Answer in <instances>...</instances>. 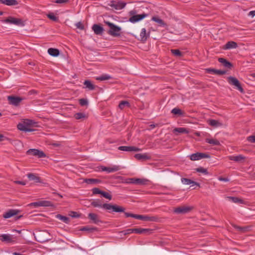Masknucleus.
<instances>
[{"label":"nucleus","instance_id":"nucleus-1","mask_svg":"<svg viewBox=\"0 0 255 255\" xmlns=\"http://www.w3.org/2000/svg\"><path fill=\"white\" fill-rule=\"evenodd\" d=\"M91 205L94 207L102 208L104 209L107 210L110 212L111 211L115 212H124L125 211V208L118 206L117 205H112L108 203L102 204L101 201L100 199H96L93 200Z\"/></svg>","mask_w":255,"mask_h":255},{"label":"nucleus","instance_id":"nucleus-2","mask_svg":"<svg viewBox=\"0 0 255 255\" xmlns=\"http://www.w3.org/2000/svg\"><path fill=\"white\" fill-rule=\"evenodd\" d=\"M126 217H132L136 219L144 221L156 222L158 221V218L156 216H149L148 215H137L130 213L125 212Z\"/></svg>","mask_w":255,"mask_h":255},{"label":"nucleus","instance_id":"nucleus-3","mask_svg":"<svg viewBox=\"0 0 255 255\" xmlns=\"http://www.w3.org/2000/svg\"><path fill=\"white\" fill-rule=\"evenodd\" d=\"M110 29L108 31V33L113 37H119L121 36V28L110 21H105Z\"/></svg>","mask_w":255,"mask_h":255},{"label":"nucleus","instance_id":"nucleus-4","mask_svg":"<svg viewBox=\"0 0 255 255\" xmlns=\"http://www.w3.org/2000/svg\"><path fill=\"white\" fill-rule=\"evenodd\" d=\"M50 234L47 231H39L36 232L35 238L37 241L44 243L50 240Z\"/></svg>","mask_w":255,"mask_h":255},{"label":"nucleus","instance_id":"nucleus-5","mask_svg":"<svg viewBox=\"0 0 255 255\" xmlns=\"http://www.w3.org/2000/svg\"><path fill=\"white\" fill-rule=\"evenodd\" d=\"M1 21L3 23L14 24L19 26H23L25 24L24 22L21 19L12 16H9L5 19L1 20Z\"/></svg>","mask_w":255,"mask_h":255},{"label":"nucleus","instance_id":"nucleus-6","mask_svg":"<svg viewBox=\"0 0 255 255\" xmlns=\"http://www.w3.org/2000/svg\"><path fill=\"white\" fill-rule=\"evenodd\" d=\"M227 80L230 85L235 86L236 88L241 93L244 92L243 88L242 87L240 82L236 78L230 76L228 78Z\"/></svg>","mask_w":255,"mask_h":255},{"label":"nucleus","instance_id":"nucleus-7","mask_svg":"<svg viewBox=\"0 0 255 255\" xmlns=\"http://www.w3.org/2000/svg\"><path fill=\"white\" fill-rule=\"evenodd\" d=\"M127 4V3L121 0H112L109 3V5L111 7L116 9L121 10L124 8Z\"/></svg>","mask_w":255,"mask_h":255},{"label":"nucleus","instance_id":"nucleus-8","mask_svg":"<svg viewBox=\"0 0 255 255\" xmlns=\"http://www.w3.org/2000/svg\"><path fill=\"white\" fill-rule=\"evenodd\" d=\"M191 160L195 161L199 160L203 158H210V156L209 154L202 152H196L189 155Z\"/></svg>","mask_w":255,"mask_h":255},{"label":"nucleus","instance_id":"nucleus-9","mask_svg":"<svg viewBox=\"0 0 255 255\" xmlns=\"http://www.w3.org/2000/svg\"><path fill=\"white\" fill-rule=\"evenodd\" d=\"M27 155H31L38 157V158L45 157L46 154L45 153L40 150L35 148L29 149L26 151Z\"/></svg>","mask_w":255,"mask_h":255},{"label":"nucleus","instance_id":"nucleus-10","mask_svg":"<svg viewBox=\"0 0 255 255\" xmlns=\"http://www.w3.org/2000/svg\"><path fill=\"white\" fill-rule=\"evenodd\" d=\"M192 208L189 206H179L174 209L173 212L176 214H185L189 213Z\"/></svg>","mask_w":255,"mask_h":255},{"label":"nucleus","instance_id":"nucleus-11","mask_svg":"<svg viewBox=\"0 0 255 255\" xmlns=\"http://www.w3.org/2000/svg\"><path fill=\"white\" fill-rule=\"evenodd\" d=\"M23 100V98L19 97L14 96H8L7 97L8 103L14 106H18Z\"/></svg>","mask_w":255,"mask_h":255},{"label":"nucleus","instance_id":"nucleus-12","mask_svg":"<svg viewBox=\"0 0 255 255\" xmlns=\"http://www.w3.org/2000/svg\"><path fill=\"white\" fill-rule=\"evenodd\" d=\"M30 206H33L34 207H50L52 206L51 202L47 200L40 201L38 202H32L29 204Z\"/></svg>","mask_w":255,"mask_h":255},{"label":"nucleus","instance_id":"nucleus-13","mask_svg":"<svg viewBox=\"0 0 255 255\" xmlns=\"http://www.w3.org/2000/svg\"><path fill=\"white\" fill-rule=\"evenodd\" d=\"M16 239L13 236L9 234H1L0 236V240L2 242L10 243L14 242Z\"/></svg>","mask_w":255,"mask_h":255},{"label":"nucleus","instance_id":"nucleus-14","mask_svg":"<svg viewBox=\"0 0 255 255\" xmlns=\"http://www.w3.org/2000/svg\"><path fill=\"white\" fill-rule=\"evenodd\" d=\"M100 169L102 171H106L107 173H112L117 171L120 169V167L119 165H113L112 167H105L104 166H101L100 167Z\"/></svg>","mask_w":255,"mask_h":255},{"label":"nucleus","instance_id":"nucleus-15","mask_svg":"<svg viewBox=\"0 0 255 255\" xmlns=\"http://www.w3.org/2000/svg\"><path fill=\"white\" fill-rule=\"evenodd\" d=\"M147 15L148 14H145L144 13L141 14L134 15L131 16L129 18V21L131 23H135L143 19V18L147 16Z\"/></svg>","mask_w":255,"mask_h":255},{"label":"nucleus","instance_id":"nucleus-16","mask_svg":"<svg viewBox=\"0 0 255 255\" xmlns=\"http://www.w3.org/2000/svg\"><path fill=\"white\" fill-rule=\"evenodd\" d=\"M118 149L124 151H139L141 149L133 146H120L118 147Z\"/></svg>","mask_w":255,"mask_h":255},{"label":"nucleus","instance_id":"nucleus-17","mask_svg":"<svg viewBox=\"0 0 255 255\" xmlns=\"http://www.w3.org/2000/svg\"><path fill=\"white\" fill-rule=\"evenodd\" d=\"M37 124V123L36 122H35L33 120H28V119H26V120H25L22 123H19L18 125H17V128L19 130V126L22 125H23L24 128H27V127H29L30 126H34V127H37V126L36 125Z\"/></svg>","mask_w":255,"mask_h":255},{"label":"nucleus","instance_id":"nucleus-18","mask_svg":"<svg viewBox=\"0 0 255 255\" xmlns=\"http://www.w3.org/2000/svg\"><path fill=\"white\" fill-rule=\"evenodd\" d=\"M134 157L140 161H144L151 159V156L148 153H144L143 154L137 153L134 155Z\"/></svg>","mask_w":255,"mask_h":255},{"label":"nucleus","instance_id":"nucleus-19","mask_svg":"<svg viewBox=\"0 0 255 255\" xmlns=\"http://www.w3.org/2000/svg\"><path fill=\"white\" fill-rule=\"evenodd\" d=\"M92 29L96 35H102L104 31V28L98 24H94L92 26Z\"/></svg>","mask_w":255,"mask_h":255},{"label":"nucleus","instance_id":"nucleus-20","mask_svg":"<svg viewBox=\"0 0 255 255\" xmlns=\"http://www.w3.org/2000/svg\"><path fill=\"white\" fill-rule=\"evenodd\" d=\"M133 233L136 234H149L152 233V230L150 229H143V228H134L133 229Z\"/></svg>","mask_w":255,"mask_h":255},{"label":"nucleus","instance_id":"nucleus-21","mask_svg":"<svg viewBox=\"0 0 255 255\" xmlns=\"http://www.w3.org/2000/svg\"><path fill=\"white\" fill-rule=\"evenodd\" d=\"M18 211L14 209H10L3 214V217L5 219L9 218L14 215H17Z\"/></svg>","mask_w":255,"mask_h":255},{"label":"nucleus","instance_id":"nucleus-22","mask_svg":"<svg viewBox=\"0 0 255 255\" xmlns=\"http://www.w3.org/2000/svg\"><path fill=\"white\" fill-rule=\"evenodd\" d=\"M149 36V32L146 33V30L145 28H143L141 29L140 33V39L139 40L141 41L145 42L147 38Z\"/></svg>","mask_w":255,"mask_h":255},{"label":"nucleus","instance_id":"nucleus-23","mask_svg":"<svg viewBox=\"0 0 255 255\" xmlns=\"http://www.w3.org/2000/svg\"><path fill=\"white\" fill-rule=\"evenodd\" d=\"M27 176L29 180L34 181L35 183L42 182L40 178L37 176L35 174L29 173L27 174Z\"/></svg>","mask_w":255,"mask_h":255},{"label":"nucleus","instance_id":"nucleus-24","mask_svg":"<svg viewBox=\"0 0 255 255\" xmlns=\"http://www.w3.org/2000/svg\"><path fill=\"white\" fill-rule=\"evenodd\" d=\"M238 47L237 43L233 41H228L223 47L224 50L236 48Z\"/></svg>","mask_w":255,"mask_h":255},{"label":"nucleus","instance_id":"nucleus-25","mask_svg":"<svg viewBox=\"0 0 255 255\" xmlns=\"http://www.w3.org/2000/svg\"><path fill=\"white\" fill-rule=\"evenodd\" d=\"M88 218L95 224H98L99 222H101V220L99 218L98 215L96 214L90 213L88 214Z\"/></svg>","mask_w":255,"mask_h":255},{"label":"nucleus","instance_id":"nucleus-26","mask_svg":"<svg viewBox=\"0 0 255 255\" xmlns=\"http://www.w3.org/2000/svg\"><path fill=\"white\" fill-rule=\"evenodd\" d=\"M228 158L230 160L240 162L243 161L245 159V157L241 154H240L237 156H229Z\"/></svg>","mask_w":255,"mask_h":255},{"label":"nucleus","instance_id":"nucleus-27","mask_svg":"<svg viewBox=\"0 0 255 255\" xmlns=\"http://www.w3.org/2000/svg\"><path fill=\"white\" fill-rule=\"evenodd\" d=\"M0 3L8 6L16 5L18 3L16 0H0Z\"/></svg>","mask_w":255,"mask_h":255},{"label":"nucleus","instance_id":"nucleus-28","mask_svg":"<svg viewBox=\"0 0 255 255\" xmlns=\"http://www.w3.org/2000/svg\"><path fill=\"white\" fill-rule=\"evenodd\" d=\"M173 132L177 135L178 133H188L189 130L185 128H176L173 129Z\"/></svg>","mask_w":255,"mask_h":255},{"label":"nucleus","instance_id":"nucleus-29","mask_svg":"<svg viewBox=\"0 0 255 255\" xmlns=\"http://www.w3.org/2000/svg\"><path fill=\"white\" fill-rule=\"evenodd\" d=\"M207 71L209 73H212V74H216V75H224L226 73V71L217 70V69H212V68L207 69Z\"/></svg>","mask_w":255,"mask_h":255},{"label":"nucleus","instance_id":"nucleus-30","mask_svg":"<svg viewBox=\"0 0 255 255\" xmlns=\"http://www.w3.org/2000/svg\"><path fill=\"white\" fill-rule=\"evenodd\" d=\"M181 182L184 185L193 184V185H197L198 186H200V184L198 183L195 182L194 181H192L191 179L186 178H181Z\"/></svg>","mask_w":255,"mask_h":255},{"label":"nucleus","instance_id":"nucleus-31","mask_svg":"<svg viewBox=\"0 0 255 255\" xmlns=\"http://www.w3.org/2000/svg\"><path fill=\"white\" fill-rule=\"evenodd\" d=\"M218 61L220 63H222L224 67L226 68H231L233 66L231 62H229L223 58H219Z\"/></svg>","mask_w":255,"mask_h":255},{"label":"nucleus","instance_id":"nucleus-32","mask_svg":"<svg viewBox=\"0 0 255 255\" xmlns=\"http://www.w3.org/2000/svg\"><path fill=\"white\" fill-rule=\"evenodd\" d=\"M208 123L209 125L213 127H219L222 126V124L219 121L213 119H210L208 121Z\"/></svg>","mask_w":255,"mask_h":255},{"label":"nucleus","instance_id":"nucleus-33","mask_svg":"<svg viewBox=\"0 0 255 255\" xmlns=\"http://www.w3.org/2000/svg\"><path fill=\"white\" fill-rule=\"evenodd\" d=\"M84 182L88 184H95L101 183V180L98 179L94 178H86Z\"/></svg>","mask_w":255,"mask_h":255},{"label":"nucleus","instance_id":"nucleus-34","mask_svg":"<svg viewBox=\"0 0 255 255\" xmlns=\"http://www.w3.org/2000/svg\"><path fill=\"white\" fill-rule=\"evenodd\" d=\"M84 85L85 86L84 88L88 89L89 90H93L96 88V86L89 80H85Z\"/></svg>","mask_w":255,"mask_h":255},{"label":"nucleus","instance_id":"nucleus-35","mask_svg":"<svg viewBox=\"0 0 255 255\" xmlns=\"http://www.w3.org/2000/svg\"><path fill=\"white\" fill-rule=\"evenodd\" d=\"M48 53L51 56L57 57L59 55V51L56 48H50L48 49Z\"/></svg>","mask_w":255,"mask_h":255},{"label":"nucleus","instance_id":"nucleus-36","mask_svg":"<svg viewBox=\"0 0 255 255\" xmlns=\"http://www.w3.org/2000/svg\"><path fill=\"white\" fill-rule=\"evenodd\" d=\"M151 20L157 23L160 26L164 27L166 24L164 21L158 16H153Z\"/></svg>","mask_w":255,"mask_h":255},{"label":"nucleus","instance_id":"nucleus-37","mask_svg":"<svg viewBox=\"0 0 255 255\" xmlns=\"http://www.w3.org/2000/svg\"><path fill=\"white\" fill-rule=\"evenodd\" d=\"M206 142L213 145H219L220 144L218 140L214 138H206Z\"/></svg>","mask_w":255,"mask_h":255},{"label":"nucleus","instance_id":"nucleus-38","mask_svg":"<svg viewBox=\"0 0 255 255\" xmlns=\"http://www.w3.org/2000/svg\"><path fill=\"white\" fill-rule=\"evenodd\" d=\"M233 227L238 230V231H240L242 233H245L248 231L250 230V227L249 226H246V227H240L236 225H234Z\"/></svg>","mask_w":255,"mask_h":255},{"label":"nucleus","instance_id":"nucleus-39","mask_svg":"<svg viewBox=\"0 0 255 255\" xmlns=\"http://www.w3.org/2000/svg\"><path fill=\"white\" fill-rule=\"evenodd\" d=\"M56 218L66 224H68L70 222V219L68 217L60 214L57 215Z\"/></svg>","mask_w":255,"mask_h":255},{"label":"nucleus","instance_id":"nucleus-40","mask_svg":"<svg viewBox=\"0 0 255 255\" xmlns=\"http://www.w3.org/2000/svg\"><path fill=\"white\" fill-rule=\"evenodd\" d=\"M80 231H87L88 232L91 233L97 231V228L96 227H90L89 226H85L81 228Z\"/></svg>","mask_w":255,"mask_h":255},{"label":"nucleus","instance_id":"nucleus-41","mask_svg":"<svg viewBox=\"0 0 255 255\" xmlns=\"http://www.w3.org/2000/svg\"><path fill=\"white\" fill-rule=\"evenodd\" d=\"M112 78V77L109 75L103 74L100 76L97 77L96 80L102 81L104 80H110Z\"/></svg>","mask_w":255,"mask_h":255},{"label":"nucleus","instance_id":"nucleus-42","mask_svg":"<svg viewBox=\"0 0 255 255\" xmlns=\"http://www.w3.org/2000/svg\"><path fill=\"white\" fill-rule=\"evenodd\" d=\"M171 113L174 115H178L180 116H183L184 113L179 108H175L171 111Z\"/></svg>","mask_w":255,"mask_h":255},{"label":"nucleus","instance_id":"nucleus-43","mask_svg":"<svg viewBox=\"0 0 255 255\" xmlns=\"http://www.w3.org/2000/svg\"><path fill=\"white\" fill-rule=\"evenodd\" d=\"M228 198L231 200V201L235 203H241L243 204L244 201L242 199L235 197H228Z\"/></svg>","mask_w":255,"mask_h":255},{"label":"nucleus","instance_id":"nucleus-44","mask_svg":"<svg viewBox=\"0 0 255 255\" xmlns=\"http://www.w3.org/2000/svg\"><path fill=\"white\" fill-rule=\"evenodd\" d=\"M126 106L128 107L130 106L129 103L126 101H121L119 105V107L121 109H123Z\"/></svg>","mask_w":255,"mask_h":255},{"label":"nucleus","instance_id":"nucleus-45","mask_svg":"<svg viewBox=\"0 0 255 255\" xmlns=\"http://www.w3.org/2000/svg\"><path fill=\"white\" fill-rule=\"evenodd\" d=\"M74 117L76 120H81L85 118L86 115L83 113H77L74 115Z\"/></svg>","mask_w":255,"mask_h":255},{"label":"nucleus","instance_id":"nucleus-46","mask_svg":"<svg viewBox=\"0 0 255 255\" xmlns=\"http://www.w3.org/2000/svg\"><path fill=\"white\" fill-rule=\"evenodd\" d=\"M197 172L202 173L205 175H208L209 174L207 169L204 168L202 167L197 168L195 169Z\"/></svg>","mask_w":255,"mask_h":255},{"label":"nucleus","instance_id":"nucleus-47","mask_svg":"<svg viewBox=\"0 0 255 255\" xmlns=\"http://www.w3.org/2000/svg\"><path fill=\"white\" fill-rule=\"evenodd\" d=\"M19 127H20L19 130L21 131H25V132H32V131H33L35 130L34 129L31 128L29 127L24 128V127L22 125H20Z\"/></svg>","mask_w":255,"mask_h":255},{"label":"nucleus","instance_id":"nucleus-48","mask_svg":"<svg viewBox=\"0 0 255 255\" xmlns=\"http://www.w3.org/2000/svg\"><path fill=\"white\" fill-rule=\"evenodd\" d=\"M47 16L50 19L54 21H57L58 20V17L56 16L53 13H49Z\"/></svg>","mask_w":255,"mask_h":255},{"label":"nucleus","instance_id":"nucleus-49","mask_svg":"<svg viewBox=\"0 0 255 255\" xmlns=\"http://www.w3.org/2000/svg\"><path fill=\"white\" fill-rule=\"evenodd\" d=\"M136 181V185H144L146 184L147 180L144 179L137 178Z\"/></svg>","mask_w":255,"mask_h":255},{"label":"nucleus","instance_id":"nucleus-50","mask_svg":"<svg viewBox=\"0 0 255 255\" xmlns=\"http://www.w3.org/2000/svg\"><path fill=\"white\" fill-rule=\"evenodd\" d=\"M103 197H105L106 199L109 200H111L112 198V195H111L109 193L102 191L101 194Z\"/></svg>","mask_w":255,"mask_h":255},{"label":"nucleus","instance_id":"nucleus-51","mask_svg":"<svg viewBox=\"0 0 255 255\" xmlns=\"http://www.w3.org/2000/svg\"><path fill=\"white\" fill-rule=\"evenodd\" d=\"M171 53L176 56H181L182 55L181 52L178 49H171Z\"/></svg>","mask_w":255,"mask_h":255},{"label":"nucleus","instance_id":"nucleus-52","mask_svg":"<svg viewBox=\"0 0 255 255\" xmlns=\"http://www.w3.org/2000/svg\"><path fill=\"white\" fill-rule=\"evenodd\" d=\"M79 104L82 106H86L88 105V101L85 99H81L79 100Z\"/></svg>","mask_w":255,"mask_h":255},{"label":"nucleus","instance_id":"nucleus-53","mask_svg":"<svg viewBox=\"0 0 255 255\" xmlns=\"http://www.w3.org/2000/svg\"><path fill=\"white\" fill-rule=\"evenodd\" d=\"M75 25L77 28L80 30H83L84 29V25L81 21L76 23Z\"/></svg>","mask_w":255,"mask_h":255},{"label":"nucleus","instance_id":"nucleus-54","mask_svg":"<svg viewBox=\"0 0 255 255\" xmlns=\"http://www.w3.org/2000/svg\"><path fill=\"white\" fill-rule=\"evenodd\" d=\"M92 191L93 194H101L102 192V190L98 188H94Z\"/></svg>","mask_w":255,"mask_h":255},{"label":"nucleus","instance_id":"nucleus-55","mask_svg":"<svg viewBox=\"0 0 255 255\" xmlns=\"http://www.w3.org/2000/svg\"><path fill=\"white\" fill-rule=\"evenodd\" d=\"M122 233L125 235H128V234H130L131 233H133V229H128L124 230V231H122Z\"/></svg>","mask_w":255,"mask_h":255},{"label":"nucleus","instance_id":"nucleus-56","mask_svg":"<svg viewBox=\"0 0 255 255\" xmlns=\"http://www.w3.org/2000/svg\"><path fill=\"white\" fill-rule=\"evenodd\" d=\"M247 140L252 143H255V135H251L247 137Z\"/></svg>","mask_w":255,"mask_h":255},{"label":"nucleus","instance_id":"nucleus-57","mask_svg":"<svg viewBox=\"0 0 255 255\" xmlns=\"http://www.w3.org/2000/svg\"><path fill=\"white\" fill-rule=\"evenodd\" d=\"M137 178H129L128 179V181L127 183L129 184H136V180Z\"/></svg>","mask_w":255,"mask_h":255},{"label":"nucleus","instance_id":"nucleus-58","mask_svg":"<svg viewBox=\"0 0 255 255\" xmlns=\"http://www.w3.org/2000/svg\"><path fill=\"white\" fill-rule=\"evenodd\" d=\"M70 215L73 218H79L80 217V214L74 211L71 212Z\"/></svg>","mask_w":255,"mask_h":255},{"label":"nucleus","instance_id":"nucleus-59","mask_svg":"<svg viewBox=\"0 0 255 255\" xmlns=\"http://www.w3.org/2000/svg\"><path fill=\"white\" fill-rule=\"evenodd\" d=\"M69 2V0H56L55 2L56 3H65Z\"/></svg>","mask_w":255,"mask_h":255},{"label":"nucleus","instance_id":"nucleus-60","mask_svg":"<svg viewBox=\"0 0 255 255\" xmlns=\"http://www.w3.org/2000/svg\"><path fill=\"white\" fill-rule=\"evenodd\" d=\"M219 180L221 181L228 182L229 181V179L228 178H225L222 177H220L218 178Z\"/></svg>","mask_w":255,"mask_h":255},{"label":"nucleus","instance_id":"nucleus-61","mask_svg":"<svg viewBox=\"0 0 255 255\" xmlns=\"http://www.w3.org/2000/svg\"><path fill=\"white\" fill-rule=\"evenodd\" d=\"M14 182L18 184H20L22 185H25L26 184V182L25 181H15Z\"/></svg>","mask_w":255,"mask_h":255},{"label":"nucleus","instance_id":"nucleus-62","mask_svg":"<svg viewBox=\"0 0 255 255\" xmlns=\"http://www.w3.org/2000/svg\"><path fill=\"white\" fill-rule=\"evenodd\" d=\"M248 15L251 16L252 17H254L255 16V10L251 11L249 13Z\"/></svg>","mask_w":255,"mask_h":255},{"label":"nucleus","instance_id":"nucleus-63","mask_svg":"<svg viewBox=\"0 0 255 255\" xmlns=\"http://www.w3.org/2000/svg\"><path fill=\"white\" fill-rule=\"evenodd\" d=\"M4 136L2 134H0V141H1L3 140Z\"/></svg>","mask_w":255,"mask_h":255},{"label":"nucleus","instance_id":"nucleus-64","mask_svg":"<svg viewBox=\"0 0 255 255\" xmlns=\"http://www.w3.org/2000/svg\"><path fill=\"white\" fill-rule=\"evenodd\" d=\"M136 13L135 10H131L129 12L130 15H133Z\"/></svg>","mask_w":255,"mask_h":255}]
</instances>
